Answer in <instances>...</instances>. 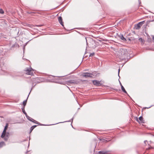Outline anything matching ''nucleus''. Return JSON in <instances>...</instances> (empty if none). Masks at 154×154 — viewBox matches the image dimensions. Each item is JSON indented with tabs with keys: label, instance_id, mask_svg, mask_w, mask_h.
I'll list each match as a JSON object with an SVG mask.
<instances>
[{
	"label": "nucleus",
	"instance_id": "obj_27",
	"mask_svg": "<svg viewBox=\"0 0 154 154\" xmlns=\"http://www.w3.org/2000/svg\"><path fill=\"white\" fill-rule=\"evenodd\" d=\"M6 136L7 137H8V135L9 134V133H6Z\"/></svg>",
	"mask_w": 154,
	"mask_h": 154
},
{
	"label": "nucleus",
	"instance_id": "obj_25",
	"mask_svg": "<svg viewBox=\"0 0 154 154\" xmlns=\"http://www.w3.org/2000/svg\"><path fill=\"white\" fill-rule=\"evenodd\" d=\"M146 142H147V140H145L144 141V143L146 145Z\"/></svg>",
	"mask_w": 154,
	"mask_h": 154
},
{
	"label": "nucleus",
	"instance_id": "obj_26",
	"mask_svg": "<svg viewBox=\"0 0 154 154\" xmlns=\"http://www.w3.org/2000/svg\"><path fill=\"white\" fill-rule=\"evenodd\" d=\"M33 130L32 129H31V128H30V133H31L32 131Z\"/></svg>",
	"mask_w": 154,
	"mask_h": 154
},
{
	"label": "nucleus",
	"instance_id": "obj_8",
	"mask_svg": "<svg viewBox=\"0 0 154 154\" xmlns=\"http://www.w3.org/2000/svg\"><path fill=\"white\" fill-rule=\"evenodd\" d=\"M92 82L93 84L95 85L99 86L101 85L100 82L99 81H97V80H94Z\"/></svg>",
	"mask_w": 154,
	"mask_h": 154
},
{
	"label": "nucleus",
	"instance_id": "obj_13",
	"mask_svg": "<svg viewBox=\"0 0 154 154\" xmlns=\"http://www.w3.org/2000/svg\"><path fill=\"white\" fill-rule=\"evenodd\" d=\"M119 37L122 40L124 41L126 40V39L124 37L123 35L122 34H121L119 36Z\"/></svg>",
	"mask_w": 154,
	"mask_h": 154
},
{
	"label": "nucleus",
	"instance_id": "obj_20",
	"mask_svg": "<svg viewBox=\"0 0 154 154\" xmlns=\"http://www.w3.org/2000/svg\"><path fill=\"white\" fill-rule=\"evenodd\" d=\"M37 126V125H33L32 126H31L30 128H31L32 129V130H33V129L35 128L36 126Z\"/></svg>",
	"mask_w": 154,
	"mask_h": 154
},
{
	"label": "nucleus",
	"instance_id": "obj_36",
	"mask_svg": "<svg viewBox=\"0 0 154 154\" xmlns=\"http://www.w3.org/2000/svg\"><path fill=\"white\" fill-rule=\"evenodd\" d=\"M27 152H28V151H27V152H26V153H27Z\"/></svg>",
	"mask_w": 154,
	"mask_h": 154
},
{
	"label": "nucleus",
	"instance_id": "obj_33",
	"mask_svg": "<svg viewBox=\"0 0 154 154\" xmlns=\"http://www.w3.org/2000/svg\"><path fill=\"white\" fill-rule=\"evenodd\" d=\"M8 138H7V139H5V138H4V140H7L8 139Z\"/></svg>",
	"mask_w": 154,
	"mask_h": 154
},
{
	"label": "nucleus",
	"instance_id": "obj_31",
	"mask_svg": "<svg viewBox=\"0 0 154 154\" xmlns=\"http://www.w3.org/2000/svg\"><path fill=\"white\" fill-rule=\"evenodd\" d=\"M120 82V85L121 86V87L122 85L121 83V82Z\"/></svg>",
	"mask_w": 154,
	"mask_h": 154
},
{
	"label": "nucleus",
	"instance_id": "obj_11",
	"mask_svg": "<svg viewBox=\"0 0 154 154\" xmlns=\"http://www.w3.org/2000/svg\"><path fill=\"white\" fill-rule=\"evenodd\" d=\"M24 108L25 107L24 106H23L22 108L21 109H22L23 113L26 116H26L28 115L25 110Z\"/></svg>",
	"mask_w": 154,
	"mask_h": 154
},
{
	"label": "nucleus",
	"instance_id": "obj_22",
	"mask_svg": "<svg viewBox=\"0 0 154 154\" xmlns=\"http://www.w3.org/2000/svg\"><path fill=\"white\" fill-rule=\"evenodd\" d=\"M154 149V147H151V146H150V147H149V148L147 149Z\"/></svg>",
	"mask_w": 154,
	"mask_h": 154
},
{
	"label": "nucleus",
	"instance_id": "obj_24",
	"mask_svg": "<svg viewBox=\"0 0 154 154\" xmlns=\"http://www.w3.org/2000/svg\"><path fill=\"white\" fill-rule=\"evenodd\" d=\"M120 71V69H119L118 70V75H119V73Z\"/></svg>",
	"mask_w": 154,
	"mask_h": 154
},
{
	"label": "nucleus",
	"instance_id": "obj_35",
	"mask_svg": "<svg viewBox=\"0 0 154 154\" xmlns=\"http://www.w3.org/2000/svg\"><path fill=\"white\" fill-rule=\"evenodd\" d=\"M86 40L87 45V44H88V43H87V40H86Z\"/></svg>",
	"mask_w": 154,
	"mask_h": 154
},
{
	"label": "nucleus",
	"instance_id": "obj_14",
	"mask_svg": "<svg viewBox=\"0 0 154 154\" xmlns=\"http://www.w3.org/2000/svg\"><path fill=\"white\" fill-rule=\"evenodd\" d=\"M29 95V94L26 99V100H24L23 102V106H24V107L26 104V102L27 101V100L28 98Z\"/></svg>",
	"mask_w": 154,
	"mask_h": 154
},
{
	"label": "nucleus",
	"instance_id": "obj_18",
	"mask_svg": "<svg viewBox=\"0 0 154 154\" xmlns=\"http://www.w3.org/2000/svg\"><path fill=\"white\" fill-rule=\"evenodd\" d=\"M139 41L141 42L142 43H143L144 42V40L141 38H140L139 39Z\"/></svg>",
	"mask_w": 154,
	"mask_h": 154
},
{
	"label": "nucleus",
	"instance_id": "obj_32",
	"mask_svg": "<svg viewBox=\"0 0 154 154\" xmlns=\"http://www.w3.org/2000/svg\"><path fill=\"white\" fill-rule=\"evenodd\" d=\"M150 107H145V109H146V108L148 109V108H150Z\"/></svg>",
	"mask_w": 154,
	"mask_h": 154
},
{
	"label": "nucleus",
	"instance_id": "obj_29",
	"mask_svg": "<svg viewBox=\"0 0 154 154\" xmlns=\"http://www.w3.org/2000/svg\"><path fill=\"white\" fill-rule=\"evenodd\" d=\"M152 40L153 42H154V36L152 38Z\"/></svg>",
	"mask_w": 154,
	"mask_h": 154
},
{
	"label": "nucleus",
	"instance_id": "obj_21",
	"mask_svg": "<svg viewBox=\"0 0 154 154\" xmlns=\"http://www.w3.org/2000/svg\"><path fill=\"white\" fill-rule=\"evenodd\" d=\"M94 52L93 53H91L90 54V55H89V57H92V56H94Z\"/></svg>",
	"mask_w": 154,
	"mask_h": 154
},
{
	"label": "nucleus",
	"instance_id": "obj_2",
	"mask_svg": "<svg viewBox=\"0 0 154 154\" xmlns=\"http://www.w3.org/2000/svg\"><path fill=\"white\" fill-rule=\"evenodd\" d=\"M25 72H26V74L31 75H33V71H34L33 69H32L31 67L29 68H26L24 70Z\"/></svg>",
	"mask_w": 154,
	"mask_h": 154
},
{
	"label": "nucleus",
	"instance_id": "obj_3",
	"mask_svg": "<svg viewBox=\"0 0 154 154\" xmlns=\"http://www.w3.org/2000/svg\"><path fill=\"white\" fill-rule=\"evenodd\" d=\"M8 126V124H6L5 127L4 128V130L2 133L1 137L2 138H4L6 135V130Z\"/></svg>",
	"mask_w": 154,
	"mask_h": 154
},
{
	"label": "nucleus",
	"instance_id": "obj_23",
	"mask_svg": "<svg viewBox=\"0 0 154 154\" xmlns=\"http://www.w3.org/2000/svg\"><path fill=\"white\" fill-rule=\"evenodd\" d=\"M93 73V74H94V75H95L94 76H96L97 74H96V73H95V72H93V73Z\"/></svg>",
	"mask_w": 154,
	"mask_h": 154
},
{
	"label": "nucleus",
	"instance_id": "obj_12",
	"mask_svg": "<svg viewBox=\"0 0 154 154\" xmlns=\"http://www.w3.org/2000/svg\"><path fill=\"white\" fill-rule=\"evenodd\" d=\"M5 143L3 141H2L0 143V148H2L3 146H5Z\"/></svg>",
	"mask_w": 154,
	"mask_h": 154
},
{
	"label": "nucleus",
	"instance_id": "obj_9",
	"mask_svg": "<svg viewBox=\"0 0 154 154\" xmlns=\"http://www.w3.org/2000/svg\"><path fill=\"white\" fill-rule=\"evenodd\" d=\"M110 151H100L97 154H108L110 153Z\"/></svg>",
	"mask_w": 154,
	"mask_h": 154
},
{
	"label": "nucleus",
	"instance_id": "obj_15",
	"mask_svg": "<svg viewBox=\"0 0 154 154\" xmlns=\"http://www.w3.org/2000/svg\"><path fill=\"white\" fill-rule=\"evenodd\" d=\"M32 122H33L35 123L38 124L40 125H44L43 124H41L40 123L36 121L33 119V120L32 121Z\"/></svg>",
	"mask_w": 154,
	"mask_h": 154
},
{
	"label": "nucleus",
	"instance_id": "obj_28",
	"mask_svg": "<svg viewBox=\"0 0 154 154\" xmlns=\"http://www.w3.org/2000/svg\"><path fill=\"white\" fill-rule=\"evenodd\" d=\"M25 47V45H23V51H24Z\"/></svg>",
	"mask_w": 154,
	"mask_h": 154
},
{
	"label": "nucleus",
	"instance_id": "obj_7",
	"mask_svg": "<svg viewBox=\"0 0 154 154\" xmlns=\"http://www.w3.org/2000/svg\"><path fill=\"white\" fill-rule=\"evenodd\" d=\"M67 82L68 83H72L74 84H77L78 83L77 81L75 80H70L67 81Z\"/></svg>",
	"mask_w": 154,
	"mask_h": 154
},
{
	"label": "nucleus",
	"instance_id": "obj_17",
	"mask_svg": "<svg viewBox=\"0 0 154 154\" xmlns=\"http://www.w3.org/2000/svg\"><path fill=\"white\" fill-rule=\"evenodd\" d=\"M121 89H122V91L124 92L126 94H127V91H126V90H125V88H124V87H123V86L122 85Z\"/></svg>",
	"mask_w": 154,
	"mask_h": 154
},
{
	"label": "nucleus",
	"instance_id": "obj_5",
	"mask_svg": "<svg viewBox=\"0 0 154 154\" xmlns=\"http://www.w3.org/2000/svg\"><path fill=\"white\" fill-rule=\"evenodd\" d=\"M145 21H144L139 22L137 24L135 25V28L136 29H138L140 28L142 25L144 24Z\"/></svg>",
	"mask_w": 154,
	"mask_h": 154
},
{
	"label": "nucleus",
	"instance_id": "obj_6",
	"mask_svg": "<svg viewBox=\"0 0 154 154\" xmlns=\"http://www.w3.org/2000/svg\"><path fill=\"white\" fill-rule=\"evenodd\" d=\"M136 121L139 123H144V121L143 119V118L142 116H140L139 117V119H138L137 117H136Z\"/></svg>",
	"mask_w": 154,
	"mask_h": 154
},
{
	"label": "nucleus",
	"instance_id": "obj_30",
	"mask_svg": "<svg viewBox=\"0 0 154 154\" xmlns=\"http://www.w3.org/2000/svg\"><path fill=\"white\" fill-rule=\"evenodd\" d=\"M42 26L41 25H38L37 26Z\"/></svg>",
	"mask_w": 154,
	"mask_h": 154
},
{
	"label": "nucleus",
	"instance_id": "obj_16",
	"mask_svg": "<svg viewBox=\"0 0 154 154\" xmlns=\"http://www.w3.org/2000/svg\"><path fill=\"white\" fill-rule=\"evenodd\" d=\"M27 119L30 121L32 122L33 120V119H32V118H31L29 116H27L26 117Z\"/></svg>",
	"mask_w": 154,
	"mask_h": 154
},
{
	"label": "nucleus",
	"instance_id": "obj_10",
	"mask_svg": "<svg viewBox=\"0 0 154 154\" xmlns=\"http://www.w3.org/2000/svg\"><path fill=\"white\" fill-rule=\"evenodd\" d=\"M58 20L60 24L62 26H63L64 25L63 24V23L62 21V19L61 17H59L58 18Z\"/></svg>",
	"mask_w": 154,
	"mask_h": 154
},
{
	"label": "nucleus",
	"instance_id": "obj_19",
	"mask_svg": "<svg viewBox=\"0 0 154 154\" xmlns=\"http://www.w3.org/2000/svg\"><path fill=\"white\" fill-rule=\"evenodd\" d=\"M4 13V12L2 9H0V13L1 14H3Z\"/></svg>",
	"mask_w": 154,
	"mask_h": 154
},
{
	"label": "nucleus",
	"instance_id": "obj_4",
	"mask_svg": "<svg viewBox=\"0 0 154 154\" xmlns=\"http://www.w3.org/2000/svg\"><path fill=\"white\" fill-rule=\"evenodd\" d=\"M82 76L86 78L89 77H92V76H94L95 75L93 73H91L88 72H84L82 75Z\"/></svg>",
	"mask_w": 154,
	"mask_h": 154
},
{
	"label": "nucleus",
	"instance_id": "obj_34",
	"mask_svg": "<svg viewBox=\"0 0 154 154\" xmlns=\"http://www.w3.org/2000/svg\"><path fill=\"white\" fill-rule=\"evenodd\" d=\"M27 44V43H26L24 45H25V46H26V45Z\"/></svg>",
	"mask_w": 154,
	"mask_h": 154
},
{
	"label": "nucleus",
	"instance_id": "obj_1",
	"mask_svg": "<svg viewBox=\"0 0 154 154\" xmlns=\"http://www.w3.org/2000/svg\"><path fill=\"white\" fill-rule=\"evenodd\" d=\"M126 50L125 49H120L118 52L117 56L121 60H125L127 56Z\"/></svg>",
	"mask_w": 154,
	"mask_h": 154
}]
</instances>
